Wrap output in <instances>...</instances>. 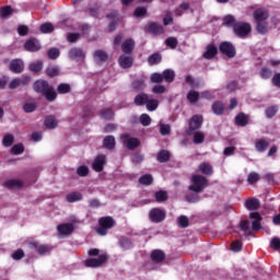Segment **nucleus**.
Segmentation results:
<instances>
[{
	"label": "nucleus",
	"mask_w": 280,
	"mask_h": 280,
	"mask_svg": "<svg viewBox=\"0 0 280 280\" xmlns=\"http://www.w3.org/2000/svg\"><path fill=\"white\" fill-rule=\"evenodd\" d=\"M106 164V155H98L92 163V168L94 172H103L104 165Z\"/></svg>",
	"instance_id": "15"
},
{
	"label": "nucleus",
	"mask_w": 280,
	"mask_h": 280,
	"mask_svg": "<svg viewBox=\"0 0 280 280\" xmlns=\"http://www.w3.org/2000/svg\"><path fill=\"white\" fill-rule=\"evenodd\" d=\"M140 124L143 126H150V124H152V118L148 114H142L140 116Z\"/></svg>",
	"instance_id": "61"
},
{
	"label": "nucleus",
	"mask_w": 280,
	"mask_h": 280,
	"mask_svg": "<svg viewBox=\"0 0 280 280\" xmlns=\"http://www.w3.org/2000/svg\"><path fill=\"white\" fill-rule=\"evenodd\" d=\"M30 81H31L30 77L13 79L9 83V89H19V86H27V84H30Z\"/></svg>",
	"instance_id": "12"
},
{
	"label": "nucleus",
	"mask_w": 280,
	"mask_h": 280,
	"mask_svg": "<svg viewBox=\"0 0 280 280\" xmlns=\"http://www.w3.org/2000/svg\"><path fill=\"white\" fill-rule=\"evenodd\" d=\"M145 107H147V110L151 113L156 110V108H159V100L149 97L147 101Z\"/></svg>",
	"instance_id": "35"
},
{
	"label": "nucleus",
	"mask_w": 280,
	"mask_h": 280,
	"mask_svg": "<svg viewBox=\"0 0 280 280\" xmlns=\"http://www.w3.org/2000/svg\"><path fill=\"white\" fill-rule=\"evenodd\" d=\"M241 231H243L245 237H248V235H253V230H250V222L243 221L240 225Z\"/></svg>",
	"instance_id": "37"
},
{
	"label": "nucleus",
	"mask_w": 280,
	"mask_h": 280,
	"mask_svg": "<svg viewBox=\"0 0 280 280\" xmlns=\"http://www.w3.org/2000/svg\"><path fill=\"white\" fill-rule=\"evenodd\" d=\"M95 62H106L108 60V52L105 50H96L93 54Z\"/></svg>",
	"instance_id": "23"
},
{
	"label": "nucleus",
	"mask_w": 280,
	"mask_h": 280,
	"mask_svg": "<svg viewBox=\"0 0 280 280\" xmlns=\"http://www.w3.org/2000/svg\"><path fill=\"white\" fill-rule=\"evenodd\" d=\"M156 160L159 161V163H167V161H170V151H160L156 155Z\"/></svg>",
	"instance_id": "38"
},
{
	"label": "nucleus",
	"mask_w": 280,
	"mask_h": 280,
	"mask_svg": "<svg viewBox=\"0 0 280 280\" xmlns=\"http://www.w3.org/2000/svg\"><path fill=\"white\" fill-rule=\"evenodd\" d=\"M121 141L122 143H125V145H127L128 150H135L136 148H139V145L141 144L138 138H130L129 135H122Z\"/></svg>",
	"instance_id": "9"
},
{
	"label": "nucleus",
	"mask_w": 280,
	"mask_h": 280,
	"mask_svg": "<svg viewBox=\"0 0 280 280\" xmlns=\"http://www.w3.org/2000/svg\"><path fill=\"white\" fill-rule=\"evenodd\" d=\"M118 62L122 69H130V67H132V62H135V59H132V57L122 55L119 57Z\"/></svg>",
	"instance_id": "21"
},
{
	"label": "nucleus",
	"mask_w": 280,
	"mask_h": 280,
	"mask_svg": "<svg viewBox=\"0 0 280 280\" xmlns=\"http://www.w3.org/2000/svg\"><path fill=\"white\" fill-rule=\"evenodd\" d=\"M245 207L246 209H248V211H257V209H259L260 207L259 199L257 198L247 199L245 202Z\"/></svg>",
	"instance_id": "26"
},
{
	"label": "nucleus",
	"mask_w": 280,
	"mask_h": 280,
	"mask_svg": "<svg viewBox=\"0 0 280 280\" xmlns=\"http://www.w3.org/2000/svg\"><path fill=\"white\" fill-rule=\"evenodd\" d=\"M259 178H261V176H259V173L252 172L247 176V183L248 185H255V183L259 182Z\"/></svg>",
	"instance_id": "50"
},
{
	"label": "nucleus",
	"mask_w": 280,
	"mask_h": 280,
	"mask_svg": "<svg viewBox=\"0 0 280 280\" xmlns=\"http://www.w3.org/2000/svg\"><path fill=\"white\" fill-rule=\"evenodd\" d=\"M152 93H154L155 95H163V93H167V88H165V85L163 84H156L152 88Z\"/></svg>",
	"instance_id": "48"
},
{
	"label": "nucleus",
	"mask_w": 280,
	"mask_h": 280,
	"mask_svg": "<svg viewBox=\"0 0 280 280\" xmlns=\"http://www.w3.org/2000/svg\"><path fill=\"white\" fill-rule=\"evenodd\" d=\"M149 98L150 95H148L147 93H140L136 95L133 104H136V106H145V104H148Z\"/></svg>",
	"instance_id": "22"
},
{
	"label": "nucleus",
	"mask_w": 280,
	"mask_h": 280,
	"mask_svg": "<svg viewBox=\"0 0 280 280\" xmlns=\"http://www.w3.org/2000/svg\"><path fill=\"white\" fill-rule=\"evenodd\" d=\"M40 32H42V34H49V33L54 32V24H51V23L42 24Z\"/></svg>",
	"instance_id": "57"
},
{
	"label": "nucleus",
	"mask_w": 280,
	"mask_h": 280,
	"mask_svg": "<svg viewBox=\"0 0 280 280\" xmlns=\"http://www.w3.org/2000/svg\"><path fill=\"white\" fill-rule=\"evenodd\" d=\"M151 259L152 261H155L156 264H161V261L165 260V252L161 249H155L151 253Z\"/></svg>",
	"instance_id": "25"
},
{
	"label": "nucleus",
	"mask_w": 280,
	"mask_h": 280,
	"mask_svg": "<svg viewBox=\"0 0 280 280\" xmlns=\"http://www.w3.org/2000/svg\"><path fill=\"white\" fill-rule=\"evenodd\" d=\"M44 95L48 102H55L56 97H58V93L51 85L44 92Z\"/></svg>",
	"instance_id": "30"
},
{
	"label": "nucleus",
	"mask_w": 280,
	"mask_h": 280,
	"mask_svg": "<svg viewBox=\"0 0 280 280\" xmlns=\"http://www.w3.org/2000/svg\"><path fill=\"white\" fill-rule=\"evenodd\" d=\"M206 187H209V179L202 175H194L191 177V185L188 186V190L194 191L195 194H202Z\"/></svg>",
	"instance_id": "2"
},
{
	"label": "nucleus",
	"mask_w": 280,
	"mask_h": 280,
	"mask_svg": "<svg viewBox=\"0 0 280 280\" xmlns=\"http://www.w3.org/2000/svg\"><path fill=\"white\" fill-rule=\"evenodd\" d=\"M132 89L135 91H143L145 89V80L140 79L132 82Z\"/></svg>",
	"instance_id": "47"
},
{
	"label": "nucleus",
	"mask_w": 280,
	"mask_h": 280,
	"mask_svg": "<svg viewBox=\"0 0 280 280\" xmlns=\"http://www.w3.org/2000/svg\"><path fill=\"white\" fill-rule=\"evenodd\" d=\"M249 218L252 221V231H261V220H264V218L261 217V214H259V212H252L249 214Z\"/></svg>",
	"instance_id": "11"
},
{
	"label": "nucleus",
	"mask_w": 280,
	"mask_h": 280,
	"mask_svg": "<svg viewBox=\"0 0 280 280\" xmlns=\"http://www.w3.org/2000/svg\"><path fill=\"white\" fill-rule=\"evenodd\" d=\"M89 255L91 257H97L98 258H89L85 260L86 268H100L101 266H104L106 261L108 260V255L106 253L100 254V249L93 248L89 250Z\"/></svg>",
	"instance_id": "1"
},
{
	"label": "nucleus",
	"mask_w": 280,
	"mask_h": 280,
	"mask_svg": "<svg viewBox=\"0 0 280 280\" xmlns=\"http://www.w3.org/2000/svg\"><path fill=\"white\" fill-rule=\"evenodd\" d=\"M14 143V136L8 133L3 137L2 144L4 148H10Z\"/></svg>",
	"instance_id": "53"
},
{
	"label": "nucleus",
	"mask_w": 280,
	"mask_h": 280,
	"mask_svg": "<svg viewBox=\"0 0 280 280\" xmlns=\"http://www.w3.org/2000/svg\"><path fill=\"white\" fill-rule=\"evenodd\" d=\"M30 69L33 73H38V71H43V61H36L30 65Z\"/></svg>",
	"instance_id": "58"
},
{
	"label": "nucleus",
	"mask_w": 280,
	"mask_h": 280,
	"mask_svg": "<svg viewBox=\"0 0 280 280\" xmlns=\"http://www.w3.org/2000/svg\"><path fill=\"white\" fill-rule=\"evenodd\" d=\"M30 248L33 250H36L38 255H49L51 250H54V247L51 245H44L36 242L30 243Z\"/></svg>",
	"instance_id": "7"
},
{
	"label": "nucleus",
	"mask_w": 280,
	"mask_h": 280,
	"mask_svg": "<svg viewBox=\"0 0 280 280\" xmlns=\"http://www.w3.org/2000/svg\"><path fill=\"white\" fill-rule=\"evenodd\" d=\"M199 172L205 174V176H211L213 174V166L207 162H203L199 165Z\"/></svg>",
	"instance_id": "28"
},
{
	"label": "nucleus",
	"mask_w": 280,
	"mask_h": 280,
	"mask_svg": "<svg viewBox=\"0 0 280 280\" xmlns=\"http://www.w3.org/2000/svg\"><path fill=\"white\" fill-rule=\"evenodd\" d=\"M135 49V42L132 39H127L121 44V50L124 54H132Z\"/></svg>",
	"instance_id": "29"
},
{
	"label": "nucleus",
	"mask_w": 280,
	"mask_h": 280,
	"mask_svg": "<svg viewBox=\"0 0 280 280\" xmlns=\"http://www.w3.org/2000/svg\"><path fill=\"white\" fill-rule=\"evenodd\" d=\"M218 56V47L214 45H208L206 51L203 52V58L206 60H213Z\"/></svg>",
	"instance_id": "19"
},
{
	"label": "nucleus",
	"mask_w": 280,
	"mask_h": 280,
	"mask_svg": "<svg viewBox=\"0 0 280 280\" xmlns=\"http://www.w3.org/2000/svg\"><path fill=\"white\" fill-rule=\"evenodd\" d=\"M167 213L165 210L161 208H153L149 212V220H151L154 224H159L165 220Z\"/></svg>",
	"instance_id": "6"
},
{
	"label": "nucleus",
	"mask_w": 280,
	"mask_h": 280,
	"mask_svg": "<svg viewBox=\"0 0 280 280\" xmlns=\"http://www.w3.org/2000/svg\"><path fill=\"white\" fill-rule=\"evenodd\" d=\"M69 57L72 60H83V58L86 57V54H84V50H82V48H72L69 51Z\"/></svg>",
	"instance_id": "20"
},
{
	"label": "nucleus",
	"mask_w": 280,
	"mask_h": 280,
	"mask_svg": "<svg viewBox=\"0 0 280 280\" xmlns=\"http://www.w3.org/2000/svg\"><path fill=\"white\" fill-rule=\"evenodd\" d=\"M150 81L152 84H161L164 82L163 73L154 72L150 75Z\"/></svg>",
	"instance_id": "43"
},
{
	"label": "nucleus",
	"mask_w": 280,
	"mask_h": 280,
	"mask_svg": "<svg viewBox=\"0 0 280 280\" xmlns=\"http://www.w3.org/2000/svg\"><path fill=\"white\" fill-rule=\"evenodd\" d=\"M270 16V13H268V10L264 8H259L254 11V20L255 23L264 22Z\"/></svg>",
	"instance_id": "14"
},
{
	"label": "nucleus",
	"mask_w": 280,
	"mask_h": 280,
	"mask_svg": "<svg viewBox=\"0 0 280 280\" xmlns=\"http://www.w3.org/2000/svg\"><path fill=\"white\" fill-rule=\"evenodd\" d=\"M187 100L188 102H190V104H196V102L200 100V93L194 90H190L187 94Z\"/></svg>",
	"instance_id": "44"
},
{
	"label": "nucleus",
	"mask_w": 280,
	"mask_h": 280,
	"mask_svg": "<svg viewBox=\"0 0 280 280\" xmlns=\"http://www.w3.org/2000/svg\"><path fill=\"white\" fill-rule=\"evenodd\" d=\"M212 112L214 115H222L224 113V104L222 102H214L212 104Z\"/></svg>",
	"instance_id": "42"
},
{
	"label": "nucleus",
	"mask_w": 280,
	"mask_h": 280,
	"mask_svg": "<svg viewBox=\"0 0 280 280\" xmlns=\"http://www.w3.org/2000/svg\"><path fill=\"white\" fill-rule=\"evenodd\" d=\"M49 83H47V81L45 80H37L34 85L33 89L36 93H42V95H44V93L47 91V89L49 88Z\"/></svg>",
	"instance_id": "17"
},
{
	"label": "nucleus",
	"mask_w": 280,
	"mask_h": 280,
	"mask_svg": "<svg viewBox=\"0 0 280 280\" xmlns=\"http://www.w3.org/2000/svg\"><path fill=\"white\" fill-rule=\"evenodd\" d=\"M23 110L26 113H34V110H36V103H25Z\"/></svg>",
	"instance_id": "63"
},
{
	"label": "nucleus",
	"mask_w": 280,
	"mask_h": 280,
	"mask_svg": "<svg viewBox=\"0 0 280 280\" xmlns=\"http://www.w3.org/2000/svg\"><path fill=\"white\" fill-rule=\"evenodd\" d=\"M219 49L221 54H224V56H226L228 58H235L236 51H235V46H233V44L229 42H223L219 46Z\"/></svg>",
	"instance_id": "8"
},
{
	"label": "nucleus",
	"mask_w": 280,
	"mask_h": 280,
	"mask_svg": "<svg viewBox=\"0 0 280 280\" xmlns=\"http://www.w3.org/2000/svg\"><path fill=\"white\" fill-rule=\"evenodd\" d=\"M165 44L167 47H171V49H176V47H178V39L176 37H168Z\"/></svg>",
	"instance_id": "56"
},
{
	"label": "nucleus",
	"mask_w": 280,
	"mask_h": 280,
	"mask_svg": "<svg viewBox=\"0 0 280 280\" xmlns=\"http://www.w3.org/2000/svg\"><path fill=\"white\" fill-rule=\"evenodd\" d=\"M163 58L161 57V54L154 52L153 55L149 56L148 62L149 65H159Z\"/></svg>",
	"instance_id": "49"
},
{
	"label": "nucleus",
	"mask_w": 280,
	"mask_h": 280,
	"mask_svg": "<svg viewBox=\"0 0 280 280\" xmlns=\"http://www.w3.org/2000/svg\"><path fill=\"white\" fill-rule=\"evenodd\" d=\"M156 202H165L167 200V192L165 190H160L155 192Z\"/></svg>",
	"instance_id": "54"
},
{
	"label": "nucleus",
	"mask_w": 280,
	"mask_h": 280,
	"mask_svg": "<svg viewBox=\"0 0 280 280\" xmlns=\"http://www.w3.org/2000/svg\"><path fill=\"white\" fill-rule=\"evenodd\" d=\"M162 78L164 82H167V84H172V82L176 78V72L172 69H166L162 72Z\"/></svg>",
	"instance_id": "24"
},
{
	"label": "nucleus",
	"mask_w": 280,
	"mask_h": 280,
	"mask_svg": "<svg viewBox=\"0 0 280 280\" xmlns=\"http://www.w3.org/2000/svg\"><path fill=\"white\" fill-rule=\"evenodd\" d=\"M147 32H149V34H153L154 36H160V34H163L165 30L163 28V25L154 22L147 26Z\"/></svg>",
	"instance_id": "16"
},
{
	"label": "nucleus",
	"mask_w": 280,
	"mask_h": 280,
	"mask_svg": "<svg viewBox=\"0 0 280 280\" xmlns=\"http://www.w3.org/2000/svg\"><path fill=\"white\" fill-rule=\"evenodd\" d=\"M235 124L236 126H241L244 128V126H248V116L245 115L244 113L238 114L235 117Z\"/></svg>",
	"instance_id": "31"
},
{
	"label": "nucleus",
	"mask_w": 280,
	"mask_h": 280,
	"mask_svg": "<svg viewBox=\"0 0 280 280\" xmlns=\"http://www.w3.org/2000/svg\"><path fill=\"white\" fill-rule=\"evenodd\" d=\"M187 202H199L200 195L198 192L186 195Z\"/></svg>",
	"instance_id": "62"
},
{
	"label": "nucleus",
	"mask_w": 280,
	"mask_h": 280,
	"mask_svg": "<svg viewBox=\"0 0 280 280\" xmlns=\"http://www.w3.org/2000/svg\"><path fill=\"white\" fill-rule=\"evenodd\" d=\"M205 132L202 131H194L192 141L196 145H200V143H205Z\"/></svg>",
	"instance_id": "33"
},
{
	"label": "nucleus",
	"mask_w": 280,
	"mask_h": 280,
	"mask_svg": "<svg viewBox=\"0 0 280 280\" xmlns=\"http://www.w3.org/2000/svg\"><path fill=\"white\" fill-rule=\"evenodd\" d=\"M3 187H5V189H20V187H22V184L20 180L9 179L3 183Z\"/></svg>",
	"instance_id": "32"
},
{
	"label": "nucleus",
	"mask_w": 280,
	"mask_h": 280,
	"mask_svg": "<svg viewBox=\"0 0 280 280\" xmlns=\"http://www.w3.org/2000/svg\"><path fill=\"white\" fill-rule=\"evenodd\" d=\"M46 128H49V130H54L58 126V120L56 119L55 116H48L46 117L44 121Z\"/></svg>",
	"instance_id": "34"
},
{
	"label": "nucleus",
	"mask_w": 280,
	"mask_h": 280,
	"mask_svg": "<svg viewBox=\"0 0 280 280\" xmlns=\"http://www.w3.org/2000/svg\"><path fill=\"white\" fill-rule=\"evenodd\" d=\"M153 180L150 174H145L139 178L140 185H152Z\"/></svg>",
	"instance_id": "55"
},
{
	"label": "nucleus",
	"mask_w": 280,
	"mask_h": 280,
	"mask_svg": "<svg viewBox=\"0 0 280 280\" xmlns=\"http://www.w3.org/2000/svg\"><path fill=\"white\" fill-rule=\"evenodd\" d=\"M24 49L26 51H32V52L39 51V49H40V42H38V39H36V38H31V39L25 42Z\"/></svg>",
	"instance_id": "13"
},
{
	"label": "nucleus",
	"mask_w": 280,
	"mask_h": 280,
	"mask_svg": "<svg viewBox=\"0 0 280 280\" xmlns=\"http://www.w3.org/2000/svg\"><path fill=\"white\" fill-rule=\"evenodd\" d=\"M119 246L122 250H130L132 248V242L128 238H120Z\"/></svg>",
	"instance_id": "46"
},
{
	"label": "nucleus",
	"mask_w": 280,
	"mask_h": 280,
	"mask_svg": "<svg viewBox=\"0 0 280 280\" xmlns=\"http://www.w3.org/2000/svg\"><path fill=\"white\" fill-rule=\"evenodd\" d=\"M11 152L15 155L23 154L25 152V147L22 143L15 144L11 148Z\"/></svg>",
	"instance_id": "59"
},
{
	"label": "nucleus",
	"mask_w": 280,
	"mask_h": 280,
	"mask_svg": "<svg viewBox=\"0 0 280 280\" xmlns=\"http://www.w3.org/2000/svg\"><path fill=\"white\" fill-rule=\"evenodd\" d=\"M14 12H16V10L12 9L11 5H5V7L0 8L1 19H10V16H12V14H14Z\"/></svg>",
	"instance_id": "27"
},
{
	"label": "nucleus",
	"mask_w": 280,
	"mask_h": 280,
	"mask_svg": "<svg viewBox=\"0 0 280 280\" xmlns=\"http://www.w3.org/2000/svg\"><path fill=\"white\" fill-rule=\"evenodd\" d=\"M233 32L240 38H246V36L253 32V27L248 22H236Z\"/></svg>",
	"instance_id": "4"
},
{
	"label": "nucleus",
	"mask_w": 280,
	"mask_h": 280,
	"mask_svg": "<svg viewBox=\"0 0 280 280\" xmlns=\"http://www.w3.org/2000/svg\"><path fill=\"white\" fill-rule=\"evenodd\" d=\"M202 121L203 119L201 115H195L190 118V120L188 121V129L186 131L188 137H191L194 132H198V130L202 128Z\"/></svg>",
	"instance_id": "5"
},
{
	"label": "nucleus",
	"mask_w": 280,
	"mask_h": 280,
	"mask_svg": "<svg viewBox=\"0 0 280 280\" xmlns=\"http://www.w3.org/2000/svg\"><path fill=\"white\" fill-rule=\"evenodd\" d=\"M57 92L59 95H67V93H71V85L69 83H60L57 86Z\"/></svg>",
	"instance_id": "39"
},
{
	"label": "nucleus",
	"mask_w": 280,
	"mask_h": 280,
	"mask_svg": "<svg viewBox=\"0 0 280 280\" xmlns=\"http://www.w3.org/2000/svg\"><path fill=\"white\" fill-rule=\"evenodd\" d=\"M100 228L96 229V233L98 235H106L108 233V229H113L115 226V219L112 217H103L98 220Z\"/></svg>",
	"instance_id": "3"
},
{
	"label": "nucleus",
	"mask_w": 280,
	"mask_h": 280,
	"mask_svg": "<svg viewBox=\"0 0 280 280\" xmlns=\"http://www.w3.org/2000/svg\"><path fill=\"white\" fill-rule=\"evenodd\" d=\"M223 23L224 25H228L229 27H234L235 23V16L233 15H226L224 19H223Z\"/></svg>",
	"instance_id": "60"
},
{
	"label": "nucleus",
	"mask_w": 280,
	"mask_h": 280,
	"mask_svg": "<svg viewBox=\"0 0 280 280\" xmlns=\"http://www.w3.org/2000/svg\"><path fill=\"white\" fill-rule=\"evenodd\" d=\"M256 30L258 34H268V23L264 22H256Z\"/></svg>",
	"instance_id": "41"
},
{
	"label": "nucleus",
	"mask_w": 280,
	"mask_h": 280,
	"mask_svg": "<svg viewBox=\"0 0 280 280\" xmlns=\"http://www.w3.org/2000/svg\"><path fill=\"white\" fill-rule=\"evenodd\" d=\"M74 229L75 228L73 226V223H63L57 226V231L60 237H67V235H71Z\"/></svg>",
	"instance_id": "10"
},
{
	"label": "nucleus",
	"mask_w": 280,
	"mask_h": 280,
	"mask_svg": "<svg viewBox=\"0 0 280 280\" xmlns=\"http://www.w3.org/2000/svg\"><path fill=\"white\" fill-rule=\"evenodd\" d=\"M66 200H67V202H78L79 200H82V194L71 192V194L67 195Z\"/></svg>",
	"instance_id": "45"
},
{
	"label": "nucleus",
	"mask_w": 280,
	"mask_h": 280,
	"mask_svg": "<svg viewBox=\"0 0 280 280\" xmlns=\"http://www.w3.org/2000/svg\"><path fill=\"white\" fill-rule=\"evenodd\" d=\"M270 246H271V248H273V250H279V248H280V238L279 237H273L270 242Z\"/></svg>",
	"instance_id": "64"
},
{
	"label": "nucleus",
	"mask_w": 280,
	"mask_h": 280,
	"mask_svg": "<svg viewBox=\"0 0 280 280\" xmlns=\"http://www.w3.org/2000/svg\"><path fill=\"white\" fill-rule=\"evenodd\" d=\"M101 117L103 119H113V117H115V113L113 112V109L110 108H104L102 112H101Z\"/></svg>",
	"instance_id": "52"
},
{
	"label": "nucleus",
	"mask_w": 280,
	"mask_h": 280,
	"mask_svg": "<svg viewBox=\"0 0 280 280\" xmlns=\"http://www.w3.org/2000/svg\"><path fill=\"white\" fill-rule=\"evenodd\" d=\"M103 145L104 148H106V150H113V148H115V137H105V139L103 140Z\"/></svg>",
	"instance_id": "40"
},
{
	"label": "nucleus",
	"mask_w": 280,
	"mask_h": 280,
	"mask_svg": "<svg viewBox=\"0 0 280 280\" xmlns=\"http://www.w3.org/2000/svg\"><path fill=\"white\" fill-rule=\"evenodd\" d=\"M278 110H279V107H278L277 105H273V106L268 107V108L265 110L266 117H267L268 119H272V117H275V115H277Z\"/></svg>",
	"instance_id": "51"
},
{
	"label": "nucleus",
	"mask_w": 280,
	"mask_h": 280,
	"mask_svg": "<svg viewBox=\"0 0 280 280\" xmlns=\"http://www.w3.org/2000/svg\"><path fill=\"white\" fill-rule=\"evenodd\" d=\"M25 66L23 65V60L14 59L10 63V71L13 73H22Z\"/></svg>",
	"instance_id": "18"
},
{
	"label": "nucleus",
	"mask_w": 280,
	"mask_h": 280,
	"mask_svg": "<svg viewBox=\"0 0 280 280\" xmlns=\"http://www.w3.org/2000/svg\"><path fill=\"white\" fill-rule=\"evenodd\" d=\"M268 145H270V143L268 142V140H258L255 143V148L257 150V152H266Z\"/></svg>",
	"instance_id": "36"
}]
</instances>
